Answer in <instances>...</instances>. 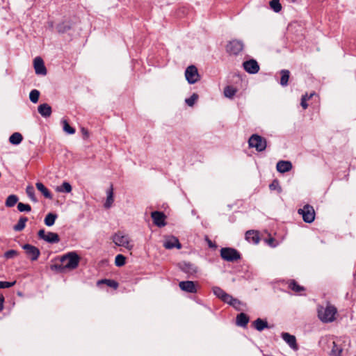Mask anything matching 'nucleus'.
Masks as SVG:
<instances>
[{
  "instance_id": "f257e3e1",
  "label": "nucleus",
  "mask_w": 356,
  "mask_h": 356,
  "mask_svg": "<svg viewBox=\"0 0 356 356\" xmlns=\"http://www.w3.org/2000/svg\"><path fill=\"white\" fill-rule=\"evenodd\" d=\"M337 309L332 305L326 307H321L318 309V316L323 323L332 322L335 318Z\"/></svg>"
},
{
  "instance_id": "f03ea898",
  "label": "nucleus",
  "mask_w": 356,
  "mask_h": 356,
  "mask_svg": "<svg viewBox=\"0 0 356 356\" xmlns=\"http://www.w3.org/2000/svg\"><path fill=\"white\" fill-rule=\"evenodd\" d=\"M80 257L75 252H70L63 255L60 261L64 268L74 269L79 263Z\"/></svg>"
},
{
  "instance_id": "7ed1b4c3",
  "label": "nucleus",
  "mask_w": 356,
  "mask_h": 356,
  "mask_svg": "<svg viewBox=\"0 0 356 356\" xmlns=\"http://www.w3.org/2000/svg\"><path fill=\"white\" fill-rule=\"evenodd\" d=\"M113 242L116 245L124 247L129 250L134 247V245L131 243L129 236L122 232H118L113 236Z\"/></svg>"
},
{
  "instance_id": "20e7f679",
  "label": "nucleus",
  "mask_w": 356,
  "mask_h": 356,
  "mask_svg": "<svg viewBox=\"0 0 356 356\" xmlns=\"http://www.w3.org/2000/svg\"><path fill=\"white\" fill-rule=\"evenodd\" d=\"M248 145L250 147H254L258 152H263L266 149L267 142L266 138L258 134H252L249 140Z\"/></svg>"
},
{
  "instance_id": "39448f33",
  "label": "nucleus",
  "mask_w": 356,
  "mask_h": 356,
  "mask_svg": "<svg viewBox=\"0 0 356 356\" xmlns=\"http://www.w3.org/2000/svg\"><path fill=\"white\" fill-rule=\"evenodd\" d=\"M220 257L225 261L234 262L241 259V254L234 248H222L220 249Z\"/></svg>"
},
{
  "instance_id": "423d86ee",
  "label": "nucleus",
  "mask_w": 356,
  "mask_h": 356,
  "mask_svg": "<svg viewBox=\"0 0 356 356\" xmlns=\"http://www.w3.org/2000/svg\"><path fill=\"white\" fill-rule=\"evenodd\" d=\"M298 213L302 216L303 220L307 223H311L315 219L314 207L309 204H306L303 208L299 209Z\"/></svg>"
},
{
  "instance_id": "0eeeda50",
  "label": "nucleus",
  "mask_w": 356,
  "mask_h": 356,
  "mask_svg": "<svg viewBox=\"0 0 356 356\" xmlns=\"http://www.w3.org/2000/svg\"><path fill=\"white\" fill-rule=\"evenodd\" d=\"M186 79L190 84H193L199 81L200 75L195 65L188 66L185 71Z\"/></svg>"
},
{
  "instance_id": "6e6552de",
  "label": "nucleus",
  "mask_w": 356,
  "mask_h": 356,
  "mask_svg": "<svg viewBox=\"0 0 356 356\" xmlns=\"http://www.w3.org/2000/svg\"><path fill=\"white\" fill-rule=\"evenodd\" d=\"M243 47L242 41L233 40L227 44L226 50L229 54L237 55L243 50Z\"/></svg>"
},
{
  "instance_id": "1a4fd4ad",
  "label": "nucleus",
  "mask_w": 356,
  "mask_h": 356,
  "mask_svg": "<svg viewBox=\"0 0 356 356\" xmlns=\"http://www.w3.org/2000/svg\"><path fill=\"white\" fill-rule=\"evenodd\" d=\"M38 234L40 239L50 243H57L60 241L59 236L54 232H46L44 229H40Z\"/></svg>"
},
{
  "instance_id": "9d476101",
  "label": "nucleus",
  "mask_w": 356,
  "mask_h": 356,
  "mask_svg": "<svg viewBox=\"0 0 356 356\" xmlns=\"http://www.w3.org/2000/svg\"><path fill=\"white\" fill-rule=\"evenodd\" d=\"M23 249L31 260L35 261L38 259L40 252L38 248L30 244H25Z\"/></svg>"
},
{
  "instance_id": "9b49d317",
  "label": "nucleus",
  "mask_w": 356,
  "mask_h": 356,
  "mask_svg": "<svg viewBox=\"0 0 356 356\" xmlns=\"http://www.w3.org/2000/svg\"><path fill=\"white\" fill-rule=\"evenodd\" d=\"M244 70L250 74H256L259 70V65L257 60L250 59L243 63Z\"/></svg>"
},
{
  "instance_id": "f8f14e48",
  "label": "nucleus",
  "mask_w": 356,
  "mask_h": 356,
  "mask_svg": "<svg viewBox=\"0 0 356 356\" xmlns=\"http://www.w3.org/2000/svg\"><path fill=\"white\" fill-rule=\"evenodd\" d=\"M153 222L157 227H161L166 225L165 216L163 212L161 211H153L151 213Z\"/></svg>"
},
{
  "instance_id": "ddd939ff",
  "label": "nucleus",
  "mask_w": 356,
  "mask_h": 356,
  "mask_svg": "<svg viewBox=\"0 0 356 356\" xmlns=\"http://www.w3.org/2000/svg\"><path fill=\"white\" fill-rule=\"evenodd\" d=\"M34 69L35 73L40 75H46L47 69L44 66V61L40 57H36L33 61Z\"/></svg>"
},
{
  "instance_id": "4468645a",
  "label": "nucleus",
  "mask_w": 356,
  "mask_h": 356,
  "mask_svg": "<svg viewBox=\"0 0 356 356\" xmlns=\"http://www.w3.org/2000/svg\"><path fill=\"white\" fill-rule=\"evenodd\" d=\"M282 338L293 350H297L298 349V346L294 335H291L288 332H282Z\"/></svg>"
},
{
  "instance_id": "2eb2a0df",
  "label": "nucleus",
  "mask_w": 356,
  "mask_h": 356,
  "mask_svg": "<svg viewBox=\"0 0 356 356\" xmlns=\"http://www.w3.org/2000/svg\"><path fill=\"white\" fill-rule=\"evenodd\" d=\"M179 288L187 293H195L197 292V287L193 281H181L179 283Z\"/></svg>"
},
{
  "instance_id": "dca6fc26",
  "label": "nucleus",
  "mask_w": 356,
  "mask_h": 356,
  "mask_svg": "<svg viewBox=\"0 0 356 356\" xmlns=\"http://www.w3.org/2000/svg\"><path fill=\"white\" fill-rule=\"evenodd\" d=\"M163 246L166 249H172L174 248H177V249H180L181 248V245L179 243L178 238L175 236H170L165 238L163 242Z\"/></svg>"
},
{
  "instance_id": "f3484780",
  "label": "nucleus",
  "mask_w": 356,
  "mask_h": 356,
  "mask_svg": "<svg viewBox=\"0 0 356 356\" xmlns=\"http://www.w3.org/2000/svg\"><path fill=\"white\" fill-rule=\"evenodd\" d=\"M292 163L289 161H280L277 162L276 168L277 170L281 173H284L290 171L292 169Z\"/></svg>"
},
{
  "instance_id": "a211bd4d",
  "label": "nucleus",
  "mask_w": 356,
  "mask_h": 356,
  "mask_svg": "<svg viewBox=\"0 0 356 356\" xmlns=\"http://www.w3.org/2000/svg\"><path fill=\"white\" fill-rule=\"evenodd\" d=\"M180 267L183 272L190 275H193L197 272V266L190 262H183Z\"/></svg>"
},
{
  "instance_id": "6ab92c4d",
  "label": "nucleus",
  "mask_w": 356,
  "mask_h": 356,
  "mask_svg": "<svg viewBox=\"0 0 356 356\" xmlns=\"http://www.w3.org/2000/svg\"><path fill=\"white\" fill-rule=\"evenodd\" d=\"M212 291L215 296H216L218 298L221 299L225 302H226L229 298L230 299L231 295L227 293L220 287L213 286Z\"/></svg>"
},
{
  "instance_id": "aec40b11",
  "label": "nucleus",
  "mask_w": 356,
  "mask_h": 356,
  "mask_svg": "<svg viewBox=\"0 0 356 356\" xmlns=\"http://www.w3.org/2000/svg\"><path fill=\"white\" fill-rule=\"evenodd\" d=\"M245 239L249 242L253 244H257L260 238L259 236V233L254 230H249L245 233Z\"/></svg>"
},
{
  "instance_id": "412c9836",
  "label": "nucleus",
  "mask_w": 356,
  "mask_h": 356,
  "mask_svg": "<svg viewBox=\"0 0 356 356\" xmlns=\"http://www.w3.org/2000/svg\"><path fill=\"white\" fill-rule=\"evenodd\" d=\"M38 113L44 118H48L51 115V107L46 103L40 104L38 107Z\"/></svg>"
},
{
  "instance_id": "4be33fe9",
  "label": "nucleus",
  "mask_w": 356,
  "mask_h": 356,
  "mask_svg": "<svg viewBox=\"0 0 356 356\" xmlns=\"http://www.w3.org/2000/svg\"><path fill=\"white\" fill-rule=\"evenodd\" d=\"M252 324H253L254 327L259 332L264 330L265 328L268 327V322L266 321L263 320L259 318H257V320H255L252 323Z\"/></svg>"
},
{
  "instance_id": "5701e85b",
  "label": "nucleus",
  "mask_w": 356,
  "mask_h": 356,
  "mask_svg": "<svg viewBox=\"0 0 356 356\" xmlns=\"http://www.w3.org/2000/svg\"><path fill=\"white\" fill-rule=\"evenodd\" d=\"M249 322V317L244 313H240L236 316V324L238 326L245 327Z\"/></svg>"
},
{
  "instance_id": "b1692460",
  "label": "nucleus",
  "mask_w": 356,
  "mask_h": 356,
  "mask_svg": "<svg viewBox=\"0 0 356 356\" xmlns=\"http://www.w3.org/2000/svg\"><path fill=\"white\" fill-rule=\"evenodd\" d=\"M37 189L42 193V194L47 199H52V195L47 188L41 182L35 184Z\"/></svg>"
},
{
  "instance_id": "393cba45",
  "label": "nucleus",
  "mask_w": 356,
  "mask_h": 356,
  "mask_svg": "<svg viewBox=\"0 0 356 356\" xmlns=\"http://www.w3.org/2000/svg\"><path fill=\"white\" fill-rule=\"evenodd\" d=\"M23 140L22 135L19 132H15L13 133L10 137H9V142L12 145H17L22 143Z\"/></svg>"
},
{
  "instance_id": "a878e982",
  "label": "nucleus",
  "mask_w": 356,
  "mask_h": 356,
  "mask_svg": "<svg viewBox=\"0 0 356 356\" xmlns=\"http://www.w3.org/2000/svg\"><path fill=\"white\" fill-rule=\"evenodd\" d=\"M288 287L295 293L305 291V288L299 285L294 280H291L288 282Z\"/></svg>"
},
{
  "instance_id": "bb28decb",
  "label": "nucleus",
  "mask_w": 356,
  "mask_h": 356,
  "mask_svg": "<svg viewBox=\"0 0 356 356\" xmlns=\"http://www.w3.org/2000/svg\"><path fill=\"white\" fill-rule=\"evenodd\" d=\"M107 197L106 202L104 203V207L106 209H109L114 201L113 199V186H111V188L107 191Z\"/></svg>"
},
{
  "instance_id": "cd10ccee",
  "label": "nucleus",
  "mask_w": 356,
  "mask_h": 356,
  "mask_svg": "<svg viewBox=\"0 0 356 356\" xmlns=\"http://www.w3.org/2000/svg\"><path fill=\"white\" fill-rule=\"evenodd\" d=\"M281 79H280V84L282 86H286L288 85V81L289 79L290 72L288 70H282L280 71Z\"/></svg>"
},
{
  "instance_id": "c85d7f7f",
  "label": "nucleus",
  "mask_w": 356,
  "mask_h": 356,
  "mask_svg": "<svg viewBox=\"0 0 356 356\" xmlns=\"http://www.w3.org/2000/svg\"><path fill=\"white\" fill-rule=\"evenodd\" d=\"M28 221L26 217H21L17 223L14 226L13 229L16 232H20L23 230L26 226V222Z\"/></svg>"
},
{
  "instance_id": "c756f323",
  "label": "nucleus",
  "mask_w": 356,
  "mask_h": 356,
  "mask_svg": "<svg viewBox=\"0 0 356 356\" xmlns=\"http://www.w3.org/2000/svg\"><path fill=\"white\" fill-rule=\"evenodd\" d=\"M57 218V215L53 213H49L44 218V224L51 227L55 223V220Z\"/></svg>"
},
{
  "instance_id": "7c9ffc66",
  "label": "nucleus",
  "mask_w": 356,
  "mask_h": 356,
  "mask_svg": "<svg viewBox=\"0 0 356 356\" xmlns=\"http://www.w3.org/2000/svg\"><path fill=\"white\" fill-rule=\"evenodd\" d=\"M226 303L234 307L236 310H241L242 302L236 298H233L230 296V299L229 298Z\"/></svg>"
},
{
  "instance_id": "2f4dec72",
  "label": "nucleus",
  "mask_w": 356,
  "mask_h": 356,
  "mask_svg": "<svg viewBox=\"0 0 356 356\" xmlns=\"http://www.w3.org/2000/svg\"><path fill=\"white\" fill-rule=\"evenodd\" d=\"M26 193L32 202H38V199L35 195V189L33 186H27L26 188Z\"/></svg>"
},
{
  "instance_id": "473e14b6",
  "label": "nucleus",
  "mask_w": 356,
  "mask_h": 356,
  "mask_svg": "<svg viewBox=\"0 0 356 356\" xmlns=\"http://www.w3.org/2000/svg\"><path fill=\"white\" fill-rule=\"evenodd\" d=\"M237 90L231 86H227L224 89V95L226 97L232 98L236 93Z\"/></svg>"
},
{
  "instance_id": "72a5a7b5",
  "label": "nucleus",
  "mask_w": 356,
  "mask_h": 356,
  "mask_svg": "<svg viewBox=\"0 0 356 356\" xmlns=\"http://www.w3.org/2000/svg\"><path fill=\"white\" fill-rule=\"evenodd\" d=\"M18 201V197L15 195H10L6 200V206L7 207H14Z\"/></svg>"
},
{
  "instance_id": "f704fd0d",
  "label": "nucleus",
  "mask_w": 356,
  "mask_h": 356,
  "mask_svg": "<svg viewBox=\"0 0 356 356\" xmlns=\"http://www.w3.org/2000/svg\"><path fill=\"white\" fill-rule=\"evenodd\" d=\"M270 6L275 13H279L282 10V5L280 3V0H271L270 1Z\"/></svg>"
},
{
  "instance_id": "c9c22d12",
  "label": "nucleus",
  "mask_w": 356,
  "mask_h": 356,
  "mask_svg": "<svg viewBox=\"0 0 356 356\" xmlns=\"http://www.w3.org/2000/svg\"><path fill=\"white\" fill-rule=\"evenodd\" d=\"M40 97V92L36 89H33L30 92L29 99L31 102L35 104L38 102Z\"/></svg>"
},
{
  "instance_id": "e433bc0d",
  "label": "nucleus",
  "mask_w": 356,
  "mask_h": 356,
  "mask_svg": "<svg viewBox=\"0 0 356 356\" xmlns=\"http://www.w3.org/2000/svg\"><path fill=\"white\" fill-rule=\"evenodd\" d=\"M102 283H104L107 286L112 287L113 289H117L118 286V282L114 280H112L104 279V280H99L97 282L98 284H102Z\"/></svg>"
},
{
  "instance_id": "4c0bfd02",
  "label": "nucleus",
  "mask_w": 356,
  "mask_h": 356,
  "mask_svg": "<svg viewBox=\"0 0 356 356\" xmlns=\"http://www.w3.org/2000/svg\"><path fill=\"white\" fill-rule=\"evenodd\" d=\"M59 192L70 193L72 191V186L68 182H63L62 185L57 188Z\"/></svg>"
},
{
  "instance_id": "58836bf2",
  "label": "nucleus",
  "mask_w": 356,
  "mask_h": 356,
  "mask_svg": "<svg viewBox=\"0 0 356 356\" xmlns=\"http://www.w3.org/2000/svg\"><path fill=\"white\" fill-rule=\"evenodd\" d=\"M126 257L122 254H118L115 259V264L118 266H122L125 264Z\"/></svg>"
},
{
  "instance_id": "ea45409f",
  "label": "nucleus",
  "mask_w": 356,
  "mask_h": 356,
  "mask_svg": "<svg viewBox=\"0 0 356 356\" xmlns=\"http://www.w3.org/2000/svg\"><path fill=\"white\" fill-rule=\"evenodd\" d=\"M63 130L69 134H74L75 133V129H74L73 127H70V125L69 124V123L67 122V120H63Z\"/></svg>"
},
{
  "instance_id": "a19ab883",
  "label": "nucleus",
  "mask_w": 356,
  "mask_h": 356,
  "mask_svg": "<svg viewBox=\"0 0 356 356\" xmlns=\"http://www.w3.org/2000/svg\"><path fill=\"white\" fill-rule=\"evenodd\" d=\"M315 93L313 92V93H311L309 96L307 94H305V95H302V98H301V106L302 107L304 108V109H306L308 107V104H307V101L308 99H309L310 98H312V97L313 95H314Z\"/></svg>"
},
{
  "instance_id": "79ce46f5",
  "label": "nucleus",
  "mask_w": 356,
  "mask_h": 356,
  "mask_svg": "<svg viewBox=\"0 0 356 356\" xmlns=\"http://www.w3.org/2000/svg\"><path fill=\"white\" fill-rule=\"evenodd\" d=\"M17 209L20 212H29L31 211V207L29 204L19 202L17 204Z\"/></svg>"
},
{
  "instance_id": "37998d69",
  "label": "nucleus",
  "mask_w": 356,
  "mask_h": 356,
  "mask_svg": "<svg viewBox=\"0 0 356 356\" xmlns=\"http://www.w3.org/2000/svg\"><path fill=\"white\" fill-rule=\"evenodd\" d=\"M333 347L331 350V355L333 356H339L342 352V349L338 346L335 341H333Z\"/></svg>"
},
{
  "instance_id": "c03bdc74",
  "label": "nucleus",
  "mask_w": 356,
  "mask_h": 356,
  "mask_svg": "<svg viewBox=\"0 0 356 356\" xmlns=\"http://www.w3.org/2000/svg\"><path fill=\"white\" fill-rule=\"evenodd\" d=\"M197 99L198 95L196 93H193L189 98L186 99L185 102L189 106H193Z\"/></svg>"
},
{
  "instance_id": "a18cd8bd",
  "label": "nucleus",
  "mask_w": 356,
  "mask_h": 356,
  "mask_svg": "<svg viewBox=\"0 0 356 356\" xmlns=\"http://www.w3.org/2000/svg\"><path fill=\"white\" fill-rule=\"evenodd\" d=\"M17 252L15 250H10L4 253V257L7 259H13L17 255Z\"/></svg>"
},
{
  "instance_id": "49530a36",
  "label": "nucleus",
  "mask_w": 356,
  "mask_h": 356,
  "mask_svg": "<svg viewBox=\"0 0 356 356\" xmlns=\"http://www.w3.org/2000/svg\"><path fill=\"white\" fill-rule=\"evenodd\" d=\"M15 284V282H1L0 281V289H5V288H10L13 286H14Z\"/></svg>"
},
{
  "instance_id": "de8ad7c7",
  "label": "nucleus",
  "mask_w": 356,
  "mask_h": 356,
  "mask_svg": "<svg viewBox=\"0 0 356 356\" xmlns=\"http://www.w3.org/2000/svg\"><path fill=\"white\" fill-rule=\"evenodd\" d=\"M4 297L2 294H0V312L3 309Z\"/></svg>"
},
{
  "instance_id": "09e8293b",
  "label": "nucleus",
  "mask_w": 356,
  "mask_h": 356,
  "mask_svg": "<svg viewBox=\"0 0 356 356\" xmlns=\"http://www.w3.org/2000/svg\"><path fill=\"white\" fill-rule=\"evenodd\" d=\"M81 131H82V133H83L85 136H88V131H87L86 129L82 128Z\"/></svg>"
},
{
  "instance_id": "8fccbe9b",
  "label": "nucleus",
  "mask_w": 356,
  "mask_h": 356,
  "mask_svg": "<svg viewBox=\"0 0 356 356\" xmlns=\"http://www.w3.org/2000/svg\"><path fill=\"white\" fill-rule=\"evenodd\" d=\"M291 2H295L296 0H290Z\"/></svg>"
}]
</instances>
